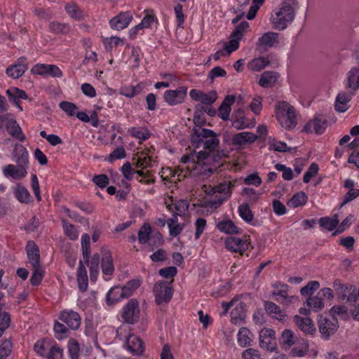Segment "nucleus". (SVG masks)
Wrapping results in <instances>:
<instances>
[{"label":"nucleus","mask_w":359,"mask_h":359,"mask_svg":"<svg viewBox=\"0 0 359 359\" xmlns=\"http://www.w3.org/2000/svg\"><path fill=\"white\" fill-rule=\"evenodd\" d=\"M237 186V180L228 178L217 185L206 186L203 189L205 194V203L211 209L218 208L224 201L231 198L233 189Z\"/></svg>","instance_id":"1"},{"label":"nucleus","mask_w":359,"mask_h":359,"mask_svg":"<svg viewBox=\"0 0 359 359\" xmlns=\"http://www.w3.org/2000/svg\"><path fill=\"white\" fill-rule=\"evenodd\" d=\"M294 2V0H283L280 8L273 11L270 22L274 29L283 30L293 21L294 12L292 4Z\"/></svg>","instance_id":"2"},{"label":"nucleus","mask_w":359,"mask_h":359,"mask_svg":"<svg viewBox=\"0 0 359 359\" xmlns=\"http://www.w3.org/2000/svg\"><path fill=\"white\" fill-rule=\"evenodd\" d=\"M276 118L279 124L285 130H292L297 126V113L288 102H279L276 106Z\"/></svg>","instance_id":"3"},{"label":"nucleus","mask_w":359,"mask_h":359,"mask_svg":"<svg viewBox=\"0 0 359 359\" xmlns=\"http://www.w3.org/2000/svg\"><path fill=\"white\" fill-rule=\"evenodd\" d=\"M198 141V144L203 142V148L205 150L211 152L219 144V140L216 134L210 129L202 128L196 132V137H192L191 142L195 143Z\"/></svg>","instance_id":"4"},{"label":"nucleus","mask_w":359,"mask_h":359,"mask_svg":"<svg viewBox=\"0 0 359 359\" xmlns=\"http://www.w3.org/2000/svg\"><path fill=\"white\" fill-rule=\"evenodd\" d=\"M151 226L148 223H144L139 229L137 238L140 244L154 243V245H160L163 243V237L159 232L151 234Z\"/></svg>","instance_id":"5"},{"label":"nucleus","mask_w":359,"mask_h":359,"mask_svg":"<svg viewBox=\"0 0 359 359\" xmlns=\"http://www.w3.org/2000/svg\"><path fill=\"white\" fill-rule=\"evenodd\" d=\"M231 126L237 130L252 128L255 126V119L248 117L242 109L235 110L231 116Z\"/></svg>","instance_id":"6"},{"label":"nucleus","mask_w":359,"mask_h":359,"mask_svg":"<svg viewBox=\"0 0 359 359\" xmlns=\"http://www.w3.org/2000/svg\"><path fill=\"white\" fill-rule=\"evenodd\" d=\"M153 291L158 304L168 302L172 297V289L168 282H157L154 285Z\"/></svg>","instance_id":"7"},{"label":"nucleus","mask_w":359,"mask_h":359,"mask_svg":"<svg viewBox=\"0 0 359 359\" xmlns=\"http://www.w3.org/2000/svg\"><path fill=\"white\" fill-rule=\"evenodd\" d=\"M187 95V88L180 86L175 90H168L163 94L164 101L169 106H176L182 104Z\"/></svg>","instance_id":"8"},{"label":"nucleus","mask_w":359,"mask_h":359,"mask_svg":"<svg viewBox=\"0 0 359 359\" xmlns=\"http://www.w3.org/2000/svg\"><path fill=\"white\" fill-rule=\"evenodd\" d=\"M319 331L325 339H328L330 335L333 334L339 327L338 321L336 317L331 319L320 317L318 322Z\"/></svg>","instance_id":"9"},{"label":"nucleus","mask_w":359,"mask_h":359,"mask_svg":"<svg viewBox=\"0 0 359 359\" xmlns=\"http://www.w3.org/2000/svg\"><path fill=\"white\" fill-rule=\"evenodd\" d=\"M122 318L129 324H133L139 318L138 302L131 299L123 308Z\"/></svg>","instance_id":"10"},{"label":"nucleus","mask_w":359,"mask_h":359,"mask_svg":"<svg viewBox=\"0 0 359 359\" xmlns=\"http://www.w3.org/2000/svg\"><path fill=\"white\" fill-rule=\"evenodd\" d=\"M249 245L248 239L245 238H238L235 236L229 237L225 241L226 248L232 252L242 255Z\"/></svg>","instance_id":"11"},{"label":"nucleus","mask_w":359,"mask_h":359,"mask_svg":"<svg viewBox=\"0 0 359 359\" xmlns=\"http://www.w3.org/2000/svg\"><path fill=\"white\" fill-rule=\"evenodd\" d=\"M32 72L41 76L50 75L55 78H61L62 76V72L60 69L54 65L36 64L32 67Z\"/></svg>","instance_id":"12"},{"label":"nucleus","mask_w":359,"mask_h":359,"mask_svg":"<svg viewBox=\"0 0 359 359\" xmlns=\"http://www.w3.org/2000/svg\"><path fill=\"white\" fill-rule=\"evenodd\" d=\"M133 19L130 11L121 12L111 18L109 21L111 27L116 30H122L126 28Z\"/></svg>","instance_id":"13"},{"label":"nucleus","mask_w":359,"mask_h":359,"mask_svg":"<svg viewBox=\"0 0 359 359\" xmlns=\"http://www.w3.org/2000/svg\"><path fill=\"white\" fill-rule=\"evenodd\" d=\"M344 84L347 90L356 93L359 89V65L353 67L346 73Z\"/></svg>","instance_id":"14"},{"label":"nucleus","mask_w":359,"mask_h":359,"mask_svg":"<svg viewBox=\"0 0 359 359\" xmlns=\"http://www.w3.org/2000/svg\"><path fill=\"white\" fill-rule=\"evenodd\" d=\"M324 306L322 298L317 294L316 296L310 297L306 299L304 307L300 308L299 313L308 315L310 312H318Z\"/></svg>","instance_id":"15"},{"label":"nucleus","mask_w":359,"mask_h":359,"mask_svg":"<svg viewBox=\"0 0 359 359\" xmlns=\"http://www.w3.org/2000/svg\"><path fill=\"white\" fill-rule=\"evenodd\" d=\"M59 318L72 330L78 329L81 325L80 315L72 310L63 311L61 312Z\"/></svg>","instance_id":"16"},{"label":"nucleus","mask_w":359,"mask_h":359,"mask_svg":"<svg viewBox=\"0 0 359 359\" xmlns=\"http://www.w3.org/2000/svg\"><path fill=\"white\" fill-rule=\"evenodd\" d=\"M189 95L194 100L200 102L205 105H211L217 98V95L215 91L205 93L196 89L190 90Z\"/></svg>","instance_id":"17"},{"label":"nucleus","mask_w":359,"mask_h":359,"mask_svg":"<svg viewBox=\"0 0 359 359\" xmlns=\"http://www.w3.org/2000/svg\"><path fill=\"white\" fill-rule=\"evenodd\" d=\"M273 287L275 290L272 292V295L273 297H278L279 298H276L275 299L279 301L283 304L288 305L295 299L294 296L288 297V286L287 285L278 282L273 285Z\"/></svg>","instance_id":"18"},{"label":"nucleus","mask_w":359,"mask_h":359,"mask_svg":"<svg viewBox=\"0 0 359 359\" xmlns=\"http://www.w3.org/2000/svg\"><path fill=\"white\" fill-rule=\"evenodd\" d=\"M2 172L5 177L18 180L26 177L27 169L18 165L8 164L3 168Z\"/></svg>","instance_id":"19"},{"label":"nucleus","mask_w":359,"mask_h":359,"mask_svg":"<svg viewBox=\"0 0 359 359\" xmlns=\"http://www.w3.org/2000/svg\"><path fill=\"white\" fill-rule=\"evenodd\" d=\"M327 128V121L325 118L315 117L309 121L304 127V131L306 133H316L322 134Z\"/></svg>","instance_id":"20"},{"label":"nucleus","mask_w":359,"mask_h":359,"mask_svg":"<svg viewBox=\"0 0 359 359\" xmlns=\"http://www.w3.org/2000/svg\"><path fill=\"white\" fill-rule=\"evenodd\" d=\"M278 34L276 32H269L261 36L256 43L257 49H266L276 46L278 41Z\"/></svg>","instance_id":"21"},{"label":"nucleus","mask_w":359,"mask_h":359,"mask_svg":"<svg viewBox=\"0 0 359 359\" xmlns=\"http://www.w3.org/2000/svg\"><path fill=\"white\" fill-rule=\"evenodd\" d=\"M13 160L17 165L27 169L29 165V154L27 149L20 144L15 147Z\"/></svg>","instance_id":"22"},{"label":"nucleus","mask_w":359,"mask_h":359,"mask_svg":"<svg viewBox=\"0 0 359 359\" xmlns=\"http://www.w3.org/2000/svg\"><path fill=\"white\" fill-rule=\"evenodd\" d=\"M128 350L134 355H142L144 351V346L140 337L135 334H130L126 340Z\"/></svg>","instance_id":"23"},{"label":"nucleus","mask_w":359,"mask_h":359,"mask_svg":"<svg viewBox=\"0 0 359 359\" xmlns=\"http://www.w3.org/2000/svg\"><path fill=\"white\" fill-rule=\"evenodd\" d=\"M236 97L233 95H229L225 97L223 102L218 109V116L224 120L227 121L229 119L230 113L231 111V105L235 102Z\"/></svg>","instance_id":"24"},{"label":"nucleus","mask_w":359,"mask_h":359,"mask_svg":"<svg viewBox=\"0 0 359 359\" xmlns=\"http://www.w3.org/2000/svg\"><path fill=\"white\" fill-rule=\"evenodd\" d=\"M26 251L29 262L33 267H38L41 266L40 264V254L37 245L33 241H28L26 245Z\"/></svg>","instance_id":"25"},{"label":"nucleus","mask_w":359,"mask_h":359,"mask_svg":"<svg viewBox=\"0 0 359 359\" xmlns=\"http://www.w3.org/2000/svg\"><path fill=\"white\" fill-rule=\"evenodd\" d=\"M355 93H352L351 90L339 93L335 100V109L339 112H345L348 109L347 104Z\"/></svg>","instance_id":"26"},{"label":"nucleus","mask_w":359,"mask_h":359,"mask_svg":"<svg viewBox=\"0 0 359 359\" xmlns=\"http://www.w3.org/2000/svg\"><path fill=\"white\" fill-rule=\"evenodd\" d=\"M6 128L8 133L13 138H15L20 142L25 141V136L23 134L20 126L17 123L16 120L14 118L13 115H12L11 118H10L9 121L8 122V123L6 126Z\"/></svg>","instance_id":"27"},{"label":"nucleus","mask_w":359,"mask_h":359,"mask_svg":"<svg viewBox=\"0 0 359 359\" xmlns=\"http://www.w3.org/2000/svg\"><path fill=\"white\" fill-rule=\"evenodd\" d=\"M257 136L250 132H242L236 134L232 137V144L241 146L245 144H251L256 141Z\"/></svg>","instance_id":"28"},{"label":"nucleus","mask_w":359,"mask_h":359,"mask_svg":"<svg viewBox=\"0 0 359 359\" xmlns=\"http://www.w3.org/2000/svg\"><path fill=\"white\" fill-rule=\"evenodd\" d=\"M126 299L125 293L121 286L111 287L107 294L106 299L108 305H113L116 302Z\"/></svg>","instance_id":"29"},{"label":"nucleus","mask_w":359,"mask_h":359,"mask_svg":"<svg viewBox=\"0 0 359 359\" xmlns=\"http://www.w3.org/2000/svg\"><path fill=\"white\" fill-rule=\"evenodd\" d=\"M216 227L220 232L226 234H238L241 232L240 229L231 219H224L218 222Z\"/></svg>","instance_id":"30"},{"label":"nucleus","mask_w":359,"mask_h":359,"mask_svg":"<svg viewBox=\"0 0 359 359\" xmlns=\"http://www.w3.org/2000/svg\"><path fill=\"white\" fill-rule=\"evenodd\" d=\"M78 287L81 292H86L88 286V278L86 267L82 261L79 262L77 270Z\"/></svg>","instance_id":"31"},{"label":"nucleus","mask_w":359,"mask_h":359,"mask_svg":"<svg viewBox=\"0 0 359 359\" xmlns=\"http://www.w3.org/2000/svg\"><path fill=\"white\" fill-rule=\"evenodd\" d=\"M294 322L299 329L306 334H313L316 331L313 322L309 318H303L297 315L294 316Z\"/></svg>","instance_id":"32"},{"label":"nucleus","mask_w":359,"mask_h":359,"mask_svg":"<svg viewBox=\"0 0 359 359\" xmlns=\"http://www.w3.org/2000/svg\"><path fill=\"white\" fill-rule=\"evenodd\" d=\"M265 309L267 313L280 321H283L285 318V313L280 307L272 302H265Z\"/></svg>","instance_id":"33"},{"label":"nucleus","mask_w":359,"mask_h":359,"mask_svg":"<svg viewBox=\"0 0 359 359\" xmlns=\"http://www.w3.org/2000/svg\"><path fill=\"white\" fill-rule=\"evenodd\" d=\"M54 345L49 339H43L35 343L34 349L39 355L46 357Z\"/></svg>","instance_id":"34"},{"label":"nucleus","mask_w":359,"mask_h":359,"mask_svg":"<svg viewBox=\"0 0 359 359\" xmlns=\"http://www.w3.org/2000/svg\"><path fill=\"white\" fill-rule=\"evenodd\" d=\"M6 94L8 96L10 101L13 102L15 105L18 106L19 109L22 111V108L19 104L18 100H26L27 98L26 93L22 90L18 89V88H12L6 90Z\"/></svg>","instance_id":"35"},{"label":"nucleus","mask_w":359,"mask_h":359,"mask_svg":"<svg viewBox=\"0 0 359 359\" xmlns=\"http://www.w3.org/2000/svg\"><path fill=\"white\" fill-rule=\"evenodd\" d=\"M277 79V73L266 71L262 74L259 84L264 88H270L276 83Z\"/></svg>","instance_id":"36"},{"label":"nucleus","mask_w":359,"mask_h":359,"mask_svg":"<svg viewBox=\"0 0 359 359\" xmlns=\"http://www.w3.org/2000/svg\"><path fill=\"white\" fill-rule=\"evenodd\" d=\"M237 341L241 347L250 346L252 342L251 332L246 327H241L237 334Z\"/></svg>","instance_id":"37"},{"label":"nucleus","mask_w":359,"mask_h":359,"mask_svg":"<svg viewBox=\"0 0 359 359\" xmlns=\"http://www.w3.org/2000/svg\"><path fill=\"white\" fill-rule=\"evenodd\" d=\"M269 60L264 57H259L252 60L248 64V68L253 72H259L269 65Z\"/></svg>","instance_id":"38"},{"label":"nucleus","mask_w":359,"mask_h":359,"mask_svg":"<svg viewBox=\"0 0 359 359\" xmlns=\"http://www.w3.org/2000/svg\"><path fill=\"white\" fill-rule=\"evenodd\" d=\"M238 212L241 218L248 224H252L254 215L249 204L243 203L238 206Z\"/></svg>","instance_id":"39"},{"label":"nucleus","mask_w":359,"mask_h":359,"mask_svg":"<svg viewBox=\"0 0 359 359\" xmlns=\"http://www.w3.org/2000/svg\"><path fill=\"white\" fill-rule=\"evenodd\" d=\"M128 133L141 141L147 140L151 135L148 129L144 127H131L128 128Z\"/></svg>","instance_id":"40"},{"label":"nucleus","mask_w":359,"mask_h":359,"mask_svg":"<svg viewBox=\"0 0 359 359\" xmlns=\"http://www.w3.org/2000/svg\"><path fill=\"white\" fill-rule=\"evenodd\" d=\"M155 21V18L152 15H146L143 19L142 20L141 22L137 25L136 26L133 27L132 29H130V35L137 34V32L140 29H147L151 27L152 24Z\"/></svg>","instance_id":"41"},{"label":"nucleus","mask_w":359,"mask_h":359,"mask_svg":"<svg viewBox=\"0 0 359 359\" xmlns=\"http://www.w3.org/2000/svg\"><path fill=\"white\" fill-rule=\"evenodd\" d=\"M100 261V257L98 253H95L91 258L89 263L90 268V276L91 281H96L98 273H99V264Z\"/></svg>","instance_id":"42"},{"label":"nucleus","mask_w":359,"mask_h":359,"mask_svg":"<svg viewBox=\"0 0 359 359\" xmlns=\"http://www.w3.org/2000/svg\"><path fill=\"white\" fill-rule=\"evenodd\" d=\"M167 208L170 211L174 212L177 215H182L187 211L189 203L186 200H179L174 203L167 205Z\"/></svg>","instance_id":"43"},{"label":"nucleus","mask_w":359,"mask_h":359,"mask_svg":"<svg viewBox=\"0 0 359 359\" xmlns=\"http://www.w3.org/2000/svg\"><path fill=\"white\" fill-rule=\"evenodd\" d=\"M339 224L338 215H334L332 217H324L319 219V224L321 227L328 231L334 230Z\"/></svg>","instance_id":"44"},{"label":"nucleus","mask_w":359,"mask_h":359,"mask_svg":"<svg viewBox=\"0 0 359 359\" xmlns=\"http://www.w3.org/2000/svg\"><path fill=\"white\" fill-rule=\"evenodd\" d=\"M144 87L143 83H138L136 86H126L121 89V94L126 97L132 98L141 93Z\"/></svg>","instance_id":"45"},{"label":"nucleus","mask_w":359,"mask_h":359,"mask_svg":"<svg viewBox=\"0 0 359 359\" xmlns=\"http://www.w3.org/2000/svg\"><path fill=\"white\" fill-rule=\"evenodd\" d=\"M65 11L69 16L74 20H80L84 17V13L74 3L67 4L65 6Z\"/></svg>","instance_id":"46"},{"label":"nucleus","mask_w":359,"mask_h":359,"mask_svg":"<svg viewBox=\"0 0 359 359\" xmlns=\"http://www.w3.org/2000/svg\"><path fill=\"white\" fill-rule=\"evenodd\" d=\"M14 195L22 203H28L31 199V195L28 190L22 185H17L14 189Z\"/></svg>","instance_id":"47"},{"label":"nucleus","mask_w":359,"mask_h":359,"mask_svg":"<svg viewBox=\"0 0 359 359\" xmlns=\"http://www.w3.org/2000/svg\"><path fill=\"white\" fill-rule=\"evenodd\" d=\"M26 69L27 66L25 65L18 63L8 67L6 69V73L10 77L18 79L23 75Z\"/></svg>","instance_id":"48"},{"label":"nucleus","mask_w":359,"mask_h":359,"mask_svg":"<svg viewBox=\"0 0 359 359\" xmlns=\"http://www.w3.org/2000/svg\"><path fill=\"white\" fill-rule=\"evenodd\" d=\"M269 149L271 151H275L278 152H286L290 151V148L287 147V144L282 141H278L275 138L269 137L268 141Z\"/></svg>","instance_id":"49"},{"label":"nucleus","mask_w":359,"mask_h":359,"mask_svg":"<svg viewBox=\"0 0 359 359\" xmlns=\"http://www.w3.org/2000/svg\"><path fill=\"white\" fill-rule=\"evenodd\" d=\"M231 322L233 324H238L244 320L245 312L243 311V304L241 302L237 303L235 308L231 311Z\"/></svg>","instance_id":"50"},{"label":"nucleus","mask_w":359,"mask_h":359,"mask_svg":"<svg viewBox=\"0 0 359 359\" xmlns=\"http://www.w3.org/2000/svg\"><path fill=\"white\" fill-rule=\"evenodd\" d=\"M102 270L104 275L111 276L114 271L113 259L110 254H105L102 257Z\"/></svg>","instance_id":"51"},{"label":"nucleus","mask_w":359,"mask_h":359,"mask_svg":"<svg viewBox=\"0 0 359 359\" xmlns=\"http://www.w3.org/2000/svg\"><path fill=\"white\" fill-rule=\"evenodd\" d=\"M307 201V196L304 192H299L294 194L290 200L287 202L289 207L295 208L306 204Z\"/></svg>","instance_id":"52"},{"label":"nucleus","mask_w":359,"mask_h":359,"mask_svg":"<svg viewBox=\"0 0 359 359\" xmlns=\"http://www.w3.org/2000/svg\"><path fill=\"white\" fill-rule=\"evenodd\" d=\"M81 248L83 252V257L86 262H89V257L90 254V236L88 233H83L81 236Z\"/></svg>","instance_id":"53"},{"label":"nucleus","mask_w":359,"mask_h":359,"mask_svg":"<svg viewBox=\"0 0 359 359\" xmlns=\"http://www.w3.org/2000/svg\"><path fill=\"white\" fill-rule=\"evenodd\" d=\"M140 285L141 280L140 279H133L127 282L124 286H122L125 297L126 298L130 297Z\"/></svg>","instance_id":"54"},{"label":"nucleus","mask_w":359,"mask_h":359,"mask_svg":"<svg viewBox=\"0 0 359 359\" xmlns=\"http://www.w3.org/2000/svg\"><path fill=\"white\" fill-rule=\"evenodd\" d=\"M49 30L55 34H67L70 31V27L67 24L51 22L49 25Z\"/></svg>","instance_id":"55"},{"label":"nucleus","mask_w":359,"mask_h":359,"mask_svg":"<svg viewBox=\"0 0 359 359\" xmlns=\"http://www.w3.org/2000/svg\"><path fill=\"white\" fill-rule=\"evenodd\" d=\"M239 39L232 37L230 35V40L227 42L224 43V48H222L227 56H229L231 53L236 51L239 48Z\"/></svg>","instance_id":"56"},{"label":"nucleus","mask_w":359,"mask_h":359,"mask_svg":"<svg viewBox=\"0 0 359 359\" xmlns=\"http://www.w3.org/2000/svg\"><path fill=\"white\" fill-rule=\"evenodd\" d=\"M250 25L248 22H241L236 27L234 30L231 34L232 37H235L239 40H241L243 37L244 33L246 32L249 29Z\"/></svg>","instance_id":"57"},{"label":"nucleus","mask_w":359,"mask_h":359,"mask_svg":"<svg viewBox=\"0 0 359 359\" xmlns=\"http://www.w3.org/2000/svg\"><path fill=\"white\" fill-rule=\"evenodd\" d=\"M62 226L65 235L68 236L71 240H76L79 237V233L76 227L65 220L62 221Z\"/></svg>","instance_id":"58"},{"label":"nucleus","mask_w":359,"mask_h":359,"mask_svg":"<svg viewBox=\"0 0 359 359\" xmlns=\"http://www.w3.org/2000/svg\"><path fill=\"white\" fill-rule=\"evenodd\" d=\"M243 194L247 197L248 201L251 204L256 203L261 196L260 193L250 187L243 188Z\"/></svg>","instance_id":"59"},{"label":"nucleus","mask_w":359,"mask_h":359,"mask_svg":"<svg viewBox=\"0 0 359 359\" xmlns=\"http://www.w3.org/2000/svg\"><path fill=\"white\" fill-rule=\"evenodd\" d=\"M195 234L194 237L196 240H198L203 234L207 226V221L205 219L198 217L196 219L195 223Z\"/></svg>","instance_id":"60"},{"label":"nucleus","mask_w":359,"mask_h":359,"mask_svg":"<svg viewBox=\"0 0 359 359\" xmlns=\"http://www.w3.org/2000/svg\"><path fill=\"white\" fill-rule=\"evenodd\" d=\"M60 107L69 116H74L77 113V107L75 104L67 101L60 103Z\"/></svg>","instance_id":"61"},{"label":"nucleus","mask_w":359,"mask_h":359,"mask_svg":"<svg viewBox=\"0 0 359 359\" xmlns=\"http://www.w3.org/2000/svg\"><path fill=\"white\" fill-rule=\"evenodd\" d=\"M34 273L30 278V283L32 285H38L41 283L43 277V269L41 266L38 267H33Z\"/></svg>","instance_id":"62"},{"label":"nucleus","mask_w":359,"mask_h":359,"mask_svg":"<svg viewBox=\"0 0 359 359\" xmlns=\"http://www.w3.org/2000/svg\"><path fill=\"white\" fill-rule=\"evenodd\" d=\"M320 287V283L316 280H312L308 283V284L303 287L300 293L303 296L313 294V292L316 291Z\"/></svg>","instance_id":"63"},{"label":"nucleus","mask_w":359,"mask_h":359,"mask_svg":"<svg viewBox=\"0 0 359 359\" xmlns=\"http://www.w3.org/2000/svg\"><path fill=\"white\" fill-rule=\"evenodd\" d=\"M126 156L123 147H118L115 149L108 156L107 160L109 163H113L118 159L124 158Z\"/></svg>","instance_id":"64"}]
</instances>
